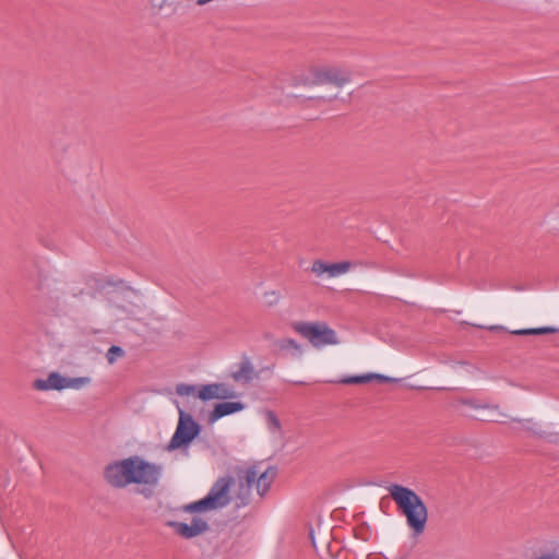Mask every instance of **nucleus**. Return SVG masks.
<instances>
[{"label": "nucleus", "mask_w": 559, "mask_h": 559, "mask_svg": "<svg viewBox=\"0 0 559 559\" xmlns=\"http://www.w3.org/2000/svg\"><path fill=\"white\" fill-rule=\"evenodd\" d=\"M160 473V466L134 455L109 463L104 469V477L115 488H123L129 484L154 486L158 483Z\"/></svg>", "instance_id": "f257e3e1"}, {"label": "nucleus", "mask_w": 559, "mask_h": 559, "mask_svg": "<svg viewBox=\"0 0 559 559\" xmlns=\"http://www.w3.org/2000/svg\"><path fill=\"white\" fill-rule=\"evenodd\" d=\"M312 83L316 85L332 84L342 87L352 80V72L336 66H319L311 69Z\"/></svg>", "instance_id": "0eeeda50"}, {"label": "nucleus", "mask_w": 559, "mask_h": 559, "mask_svg": "<svg viewBox=\"0 0 559 559\" xmlns=\"http://www.w3.org/2000/svg\"><path fill=\"white\" fill-rule=\"evenodd\" d=\"M197 390V386L193 384H187V383H179L176 386V393L180 396H187L194 394Z\"/></svg>", "instance_id": "5701e85b"}, {"label": "nucleus", "mask_w": 559, "mask_h": 559, "mask_svg": "<svg viewBox=\"0 0 559 559\" xmlns=\"http://www.w3.org/2000/svg\"><path fill=\"white\" fill-rule=\"evenodd\" d=\"M373 380L372 373L362 374V376H352L342 379L340 382L344 384H361L368 383Z\"/></svg>", "instance_id": "aec40b11"}, {"label": "nucleus", "mask_w": 559, "mask_h": 559, "mask_svg": "<svg viewBox=\"0 0 559 559\" xmlns=\"http://www.w3.org/2000/svg\"><path fill=\"white\" fill-rule=\"evenodd\" d=\"M236 476L239 481V492L238 499L240 503H237V507L248 506L250 502L251 488L252 486H258V466L251 465L249 467H236L235 469Z\"/></svg>", "instance_id": "6e6552de"}, {"label": "nucleus", "mask_w": 559, "mask_h": 559, "mask_svg": "<svg viewBox=\"0 0 559 559\" xmlns=\"http://www.w3.org/2000/svg\"><path fill=\"white\" fill-rule=\"evenodd\" d=\"M388 491L399 511L406 518L413 536L421 535L428 521V509L423 499L413 489L399 484L390 485Z\"/></svg>", "instance_id": "f03ea898"}, {"label": "nucleus", "mask_w": 559, "mask_h": 559, "mask_svg": "<svg viewBox=\"0 0 559 559\" xmlns=\"http://www.w3.org/2000/svg\"><path fill=\"white\" fill-rule=\"evenodd\" d=\"M201 429V425L193 419L192 415L179 408L176 431L166 450L171 452L188 447L200 435Z\"/></svg>", "instance_id": "423d86ee"}, {"label": "nucleus", "mask_w": 559, "mask_h": 559, "mask_svg": "<svg viewBox=\"0 0 559 559\" xmlns=\"http://www.w3.org/2000/svg\"><path fill=\"white\" fill-rule=\"evenodd\" d=\"M354 536L357 539L368 542L371 539L372 531L366 523H362L354 528Z\"/></svg>", "instance_id": "6ab92c4d"}, {"label": "nucleus", "mask_w": 559, "mask_h": 559, "mask_svg": "<svg viewBox=\"0 0 559 559\" xmlns=\"http://www.w3.org/2000/svg\"><path fill=\"white\" fill-rule=\"evenodd\" d=\"M140 296V292L138 290V295H130L129 297H123L120 295V301L127 306H130L129 302H134L132 300V297H139Z\"/></svg>", "instance_id": "c85d7f7f"}, {"label": "nucleus", "mask_w": 559, "mask_h": 559, "mask_svg": "<svg viewBox=\"0 0 559 559\" xmlns=\"http://www.w3.org/2000/svg\"><path fill=\"white\" fill-rule=\"evenodd\" d=\"M329 266H330V264H328L321 260H317L312 264V272L316 273L317 275H321L323 273H329Z\"/></svg>", "instance_id": "a878e982"}, {"label": "nucleus", "mask_w": 559, "mask_h": 559, "mask_svg": "<svg viewBox=\"0 0 559 559\" xmlns=\"http://www.w3.org/2000/svg\"><path fill=\"white\" fill-rule=\"evenodd\" d=\"M259 373L255 371L250 358L247 355L241 356L238 369L230 373V378L240 384H249L257 379Z\"/></svg>", "instance_id": "9d476101"}, {"label": "nucleus", "mask_w": 559, "mask_h": 559, "mask_svg": "<svg viewBox=\"0 0 559 559\" xmlns=\"http://www.w3.org/2000/svg\"><path fill=\"white\" fill-rule=\"evenodd\" d=\"M309 536H310V538H311V542H312L313 547L317 549V544H316V540H314V536H313V531H312V530H310V532H309Z\"/></svg>", "instance_id": "2f4dec72"}, {"label": "nucleus", "mask_w": 559, "mask_h": 559, "mask_svg": "<svg viewBox=\"0 0 559 559\" xmlns=\"http://www.w3.org/2000/svg\"><path fill=\"white\" fill-rule=\"evenodd\" d=\"M478 419L483 420V421H497L496 419L488 416V414H485V416L478 417Z\"/></svg>", "instance_id": "c756f323"}, {"label": "nucleus", "mask_w": 559, "mask_h": 559, "mask_svg": "<svg viewBox=\"0 0 559 559\" xmlns=\"http://www.w3.org/2000/svg\"><path fill=\"white\" fill-rule=\"evenodd\" d=\"M490 330H503V328L500 325H495V326H491Z\"/></svg>", "instance_id": "473e14b6"}, {"label": "nucleus", "mask_w": 559, "mask_h": 559, "mask_svg": "<svg viewBox=\"0 0 559 559\" xmlns=\"http://www.w3.org/2000/svg\"><path fill=\"white\" fill-rule=\"evenodd\" d=\"M478 419L483 420V421H497L496 419L488 416V414H485V416L478 417Z\"/></svg>", "instance_id": "7c9ffc66"}, {"label": "nucleus", "mask_w": 559, "mask_h": 559, "mask_svg": "<svg viewBox=\"0 0 559 559\" xmlns=\"http://www.w3.org/2000/svg\"><path fill=\"white\" fill-rule=\"evenodd\" d=\"M525 423L527 424L525 426V430H527L532 435L537 436L538 438H547L548 437V435L545 431L537 430L535 428L536 424H534L532 419H526Z\"/></svg>", "instance_id": "393cba45"}, {"label": "nucleus", "mask_w": 559, "mask_h": 559, "mask_svg": "<svg viewBox=\"0 0 559 559\" xmlns=\"http://www.w3.org/2000/svg\"><path fill=\"white\" fill-rule=\"evenodd\" d=\"M459 402L463 405L475 409H488V411H497V405L481 404L477 400L474 399H460Z\"/></svg>", "instance_id": "a211bd4d"}, {"label": "nucleus", "mask_w": 559, "mask_h": 559, "mask_svg": "<svg viewBox=\"0 0 559 559\" xmlns=\"http://www.w3.org/2000/svg\"><path fill=\"white\" fill-rule=\"evenodd\" d=\"M245 408L241 402H222L215 404L214 408L209 415V423L213 424L219 418L240 412Z\"/></svg>", "instance_id": "f8f14e48"}, {"label": "nucleus", "mask_w": 559, "mask_h": 559, "mask_svg": "<svg viewBox=\"0 0 559 559\" xmlns=\"http://www.w3.org/2000/svg\"><path fill=\"white\" fill-rule=\"evenodd\" d=\"M217 389V399L226 400V399H234L237 396L234 390H231L227 384L225 383H215Z\"/></svg>", "instance_id": "412c9836"}, {"label": "nucleus", "mask_w": 559, "mask_h": 559, "mask_svg": "<svg viewBox=\"0 0 559 559\" xmlns=\"http://www.w3.org/2000/svg\"><path fill=\"white\" fill-rule=\"evenodd\" d=\"M292 329L317 348L340 343L336 332L323 321H297L292 323Z\"/></svg>", "instance_id": "39448f33"}, {"label": "nucleus", "mask_w": 559, "mask_h": 559, "mask_svg": "<svg viewBox=\"0 0 559 559\" xmlns=\"http://www.w3.org/2000/svg\"><path fill=\"white\" fill-rule=\"evenodd\" d=\"M275 346L280 350L290 352L295 357H300L302 355L301 345L294 338H280L275 342Z\"/></svg>", "instance_id": "4468645a"}, {"label": "nucleus", "mask_w": 559, "mask_h": 559, "mask_svg": "<svg viewBox=\"0 0 559 559\" xmlns=\"http://www.w3.org/2000/svg\"><path fill=\"white\" fill-rule=\"evenodd\" d=\"M218 386L215 383L204 384L198 391V397L202 401L217 399Z\"/></svg>", "instance_id": "dca6fc26"}, {"label": "nucleus", "mask_w": 559, "mask_h": 559, "mask_svg": "<svg viewBox=\"0 0 559 559\" xmlns=\"http://www.w3.org/2000/svg\"><path fill=\"white\" fill-rule=\"evenodd\" d=\"M276 475L277 468L275 466H269L263 473L258 475L257 491L260 497H264L269 491L272 483L276 478Z\"/></svg>", "instance_id": "ddd939ff"}, {"label": "nucleus", "mask_w": 559, "mask_h": 559, "mask_svg": "<svg viewBox=\"0 0 559 559\" xmlns=\"http://www.w3.org/2000/svg\"><path fill=\"white\" fill-rule=\"evenodd\" d=\"M352 266L349 261H342L337 263H331L329 266V275L337 276L340 274L346 273Z\"/></svg>", "instance_id": "f3484780"}, {"label": "nucleus", "mask_w": 559, "mask_h": 559, "mask_svg": "<svg viewBox=\"0 0 559 559\" xmlns=\"http://www.w3.org/2000/svg\"><path fill=\"white\" fill-rule=\"evenodd\" d=\"M86 284L98 293H104L107 287H112V290L106 293L107 300L112 307L121 310L129 317L134 318L141 309V306L136 302H129L130 306H127L120 301V295L123 297L138 295V289L132 288L121 278L97 277L93 275L86 280Z\"/></svg>", "instance_id": "7ed1b4c3"}, {"label": "nucleus", "mask_w": 559, "mask_h": 559, "mask_svg": "<svg viewBox=\"0 0 559 559\" xmlns=\"http://www.w3.org/2000/svg\"><path fill=\"white\" fill-rule=\"evenodd\" d=\"M167 526L171 527L177 535L186 539L194 538L210 530L209 523L200 516H194L190 524L168 521Z\"/></svg>", "instance_id": "1a4fd4ad"}, {"label": "nucleus", "mask_w": 559, "mask_h": 559, "mask_svg": "<svg viewBox=\"0 0 559 559\" xmlns=\"http://www.w3.org/2000/svg\"><path fill=\"white\" fill-rule=\"evenodd\" d=\"M233 484V477H219L213 484L209 493L204 498L182 506L181 510L186 513H200L211 510H217L228 506L231 501L229 490Z\"/></svg>", "instance_id": "20e7f679"}, {"label": "nucleus", "mask_w": 559, "mask_h": 559, "mask_svg": "<svg viewBox=\"0 0 559 559\" xmlns=\"http://www.w3.org/2000/svg\"><path fill=\"white\" fill-rule=\"evenodd\" d=\"M266 418H267V424L271 427H273L275 429H280L281 428L280 419L277 418V416L275 415L274 412L269 411L267 414H266Z\"/></svg>", "instance_id": "bb28decb"}, {"label": "nucleus", "mask_w": 559, "mask_h": 559, "mask_svg": "<svg viewBox=\"0 0 559 559\" xmlns=\"http://www.w3.org/2000/svg\"><path fill=\"white\" fill-rule=\"evenodd\" d=\"M123 355H124V350L120 346L112 345L109 347V349L106 354V358L109 364H114L116 361L117 357H122Z\"/></svg>", "instance_id": "4be33fe9"}, {"label": "nucleus", "mask_w": 559, "mask_h": 559, "mask_svg": "<svg viewBox=\"0 0 559 559\" xmlns=\"http://www.w3.org/2000/svg\"><path fill=\"white\" fill-rule=\"evenodd\" d=\"M372 376H373L374 380H377L379 382H383V383L397 382L399 381L395 378H391V377H388V376H384V374H380V373H372Z\"/></svg>", "instance_id": "cd10ccee"}, {"label": "nucleus", "mask_w": 559, "mask_h": 559, "mask_svg": "<svg viewBox=\"0 0 559 559\" xmlns=\"http://www.w3.org/2000/svg\"><path fill=\"white\" fill-rule=\"evenodd\" d=\"M69 385L68 378L58 372L49 373L47 379H36L33 382V388L38 391L57 390L61 391Z\"/></svg>", "instance_id": "9b49d317"}, {"label": "nucleus", "mask_w": 559, "mask_h": 559, "mask_svg": "<svg viewBox=\"0 0 559 559\" xmlns=\"http://www.w3.org/2000/svg\"><path fill=\"white\" fill-rule=\"evenodd\" d=\"M556 332H558V329L552 328V326H545V328L515 330L511 333L514 335H543V334H552Z\"/></svg>", "instance_id": "2eb2a0df"}, {"label": "nucleus", "mask_w": 559, "mask_h": 559, "mask_svg": "<svg viewBox=\"0 0 559 559\" xmlns=\"http://www.w3.org/2000/svg\"><path fill=\"white\" fill-rule=\"evenodd\" d=\"M90 382V379L86 377H80V378H68V388L73 389H80L83 385L87 384Z\"/></svg>", "instance_id": "b1692460"}]
</instances>
